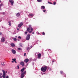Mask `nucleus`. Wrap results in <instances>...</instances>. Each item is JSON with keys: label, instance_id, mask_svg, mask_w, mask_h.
Wrapping results in <instances>:
<instances>
[{"label": "nucleus", "instance_id": "obj_51", "mask_svg": "<svg viewBox=\"0 0 78 78\" xmlns=\"http://www.w3.org/2000/svg\"><path fill=\"white\" fill-rule=\"evenodd\" d=\"M5 64H4V65H3V66H5Z\"/></svg>", "mask_w": 78, "mask_h": 78}, {"label": "nucleus", "instance_id": "obj_41", "mask_svg": "<svg viewBox=\"0 0 78 78\" xmlns=\"http://www.w3.org/2000/svg\"><path fill=\"white\" fill-rule=\"evenodd\" d=\"M2 75V73H0V75L1 76V75Z\"/></svg>", "mask_w": 78, "mask_h": 78}, {"label": "nucleus", "instance_id": "obj_44", "mask_svg": "<svg viewBox=\"0 0 78 78\" xmlns=\"http://www.w3.org/2000/svg\"><path fill=\"white\" fill-rule=\"evenodd\" d=\"M34 34V32H33V33H32V34Z\"/></svg>", "mask_w": 78, "mask_h": 78}, {"label": "nucleus", "instance_id": "obj_40", "mask_svg": "<svg viewBox=\"0 0 78 78\" xmlns=\"http://www.w3.org/2000/svg\"><path fill=\"white\" fill-rule=\"evenodd\" d=\"M6 78H9V76H7Z\"/></svg>", "mask_w": 78, "mask_h": 78}, {"label": "nucleus", "instance_id": "obj_30", "mask_svg": "<svg viewBox=\"0 0 78 78\" xmlns=\"http://www.w3.org/2000/svg\"><path fill=\"white\" fill-rule=\"evenodd\" d=\"M42 34H43V35H45V33L44 32H43Z\"/></svg>", "mask_w": 78, "mask_h": 78}, {"label": "nucleus", "instance_id": "obj_32", "mask_svg": "<svg viewBox=\"0 0 78 78\" xmlns=\"http://www.w3.org/2000/svg\"><path fill=\"white\" fill-rule=\"evenodd\" d=\"M25 34H27V32H25Z\"/></svg>", "mask_w": 78, "mask_h": 78}, {"label": "nucleus", "instance_id": "obj_10", "mask_svg": "<svg viewBox=\"0 0 78 78\" xmlns=\"http://www.w3.org/2000/svg\"><path fill=\"white\" fill-rule=\"evenodd\" d=\"M29 59L28 58L26 59L24 61V62H26V63L28 62L29 61Z\"/></svg>", "mask_w": 78, "mask_h": 78}, {"label": "nucleus", "instance_id": "obj_43", "mask_svg": "<svg viewBox=\"0 0 78 78\" xmlns=\"http://www.w3.org/2000/svg\"><path fill=\"white\" fill-rule=\"evenodd\" d=\"M17 30H19V28H17Z\"/></svg>", "mask_w": 78, "mask_h": 78}, {"label": "nucleus", "instance_id": "obj_3", "mask_svg": "<svg viewBox=\"0 0 78 78\" xmlns=\"http://www.w3.org/2000/svg\"><path fill=\"white\" fill-rule=\"evenodd\" d=\"M32 26L30 25L29 26V28L27 29V31H29V30H33V29L31 27Z\"/></svg>", "mask_w": 78, "mask_h": 78}, {"label": "nucleus", "instance_id": "obj_55", "mask_svg": "<svg viewBox=\"0 0 78 78\" xmlns=\"http://www.w3.org/2000/svg\"><path fill=\"white\" fill-rule=\"evenodd\" d=\"M38 34H39L40 33H38Z\"/></svg>", "mask_w": 78, "mask_h": 78}, {"label": "nucleus", "instance_id": "obj_42", "mask_svg": "<svg viewBox=\"0 0 78 78\" xmlns=\"http://www.w3.org/2000/svg\"><path fill=\"white\" fill-rule=\"evenodd\" d=\"M0 78H2V76L0 75Z\"/></svg>", "mask_w": 78, "mask_h": 78}, {"label": "nucleus", "instance_id": "obj_22", "mask_svg": "<svg viewBox=\"0 0 78 78\" xmlns=\"http://www.w3.org/2000/svg\"><path fill=\"white\" fill-rule=\"evenodd\" d=\"M20 24L21 26H22L23 25V23H21Z\"/></svg>", "mask_w": 78, "mask_h": 78}, {"label": "nucleus", "instance_id": "obj_31", "mask_svg": "<svg viewBox=\"0 0 78 78\" xmlns=\"http://www.w3.org/2000/svg\"><path fill=\"white\" fill-rule=\"evenodd\" d=\"M18 38H19V39H21V37L20 36H19L18 37Z\"/></svg>", "mask_w": 78, "mask_h": 78}, {"label": "nucleus", "instance_id": "obj_11", "mask_svg": "<svg viewBox=\"0 0 78 78\" xmlns=\"http://www.w3.org/2000/svg\"><path fill=\"white\" fill-rule=\"evenodd\" d=\"M12 53L15 54L16 53V51L15 50H14L13 49H12Z\"/></svg>", "mask_w": 78, "mask_h": 78}, {"label": "nucleus", "instance_id": "obj_5", "mask_svg": "<svg viewBox=\"0 0 78 78\" xmlns=\"http://www.w3.org/2000/svg\"><path fill=\"white\" fill-rule=\"evenodd\" d=\"M34 14L30 13L29 15L28 16L30 18H32L34 16Z\"/></svg>", "mask_w": 78, "mask_h": 78}, {"label": "nucleus", "instance_id": "obj_35", "mask_svg": "<svg viewBox=\"0 0 78 78\" xmlns=\"http://www.w3.org/2000/svg\"><path fill=\"white\" fill-rule=\"evenodd\" d=\"M56 4V2H54V5H55Z\"/></svg>", "mask_w": 78, "mask_h": 78}, {"label": "nucleus", "instance_id": "obj_17", "mask_svg": "<svg viewBox=\"0 0 78 78\" xmlns=\"http://www.w3.org/2000/svg\"><path fill=\"white\" fill-rule=\"evenodd\" d=\"M11 46L12 47H15V44H12Z\"/></svg>", "mask_w": 78, "mask_h": 78}, {"label": "nucleus", "instance_id": "obj_15", "mask_svg": "<svg viewBox=\"0 0 78 78\" xmlns=\"http://www.w3.org/2000/svg\"><path fill=\"white\" fill-rule=\"evenodd\" d=\"M25 68H23L21 70V71L22 72H23L24 71V70H25Z\"/></svg>", "mask_w": 78, "mask_h": 78}, {"label": "nucleus", "instance_id": "obj_46", "mask_svg": "<svg viewBox=\"0 0 78 78\" xmlns=\"http://www.w3.org/2000/svg\"><path fill=\"white\" fill-rule=\"evenodd\" d=\"M5 44H7V42H5Z\"/></svg>", "mask_w": 78, "mask_h": 78}, {"label": "nucleus", "instance_id": "obj_16", "mask_svg": "<svg viewBox=\"0 0 78 78\" xmlns=\"http://www.w3.org/2000/svg\"><path fill=\"white\" fill-rule=\"evenodd\" d=\"M12 60H13L16 63H17V62L16 61V59H15V58H14V59L12 58Z\"/></svg>", "mask_w": 78, "mask_h": 78}, {"label": "nucleus", "instance_id": "obj_45", "mask_svg": "<svg viewBox=\"0 0 78 78\" xmlns=\"http://www.w3.org/2000/svg\"><path fill=\"white\" fill-rule=\"evenodd\" d=\"M12 63H13V62H14V61H12Z\"/></svg>", "mask_w": 78, "mask_h": 78}, {"label": "nucleus", "instance_id": "obj_23", "mask_svg": "<svg viewBox=\"0 0 78 78\" xmlns=\"http://www.w3.org/2000/svg\"><path fill=\"white\" fill-rule=\"evenodd\" d=\"M27 49L29 51L30 50V48L29 47H28V48H27Z\"/></svg>", "mask_w": 78, "mask_h": 78}, {"label": "nucleus", "instance_id": "obj_9", "mask_svg": "<svg viewBox=\"0 0 78 78\" xmlns=\"http://www.w3.org/2000/svg\"><path fill=\"white\" fill-rule=\"evenodd\" d=\"M38 58L40 59L41 57V53L38 54Z\"/></svg>", "mask_w": 78, "mask_h": 78}, {"label": "nucleus", "instance_id": "obj_47", "mask_svg": "<svg viewBox=\"0 0 78 78\" xmlns=\"http://www.w3.org/2000/svg\"><path fill=\"white\" fill-rule=\"evenodd\" d=\"M30 48H32V46H30Z\"/></svg>", "mask_w": 78, "mask_h": 78}, {"label": "nucleus", "instance_id": "obj_38", "mask_svg": "<svg viewBox=\"0 0 78 78\" xmlns=\"http://www.w3.org/2000/svg\"><path fill=\"white\" fill-rule=\"evenodd\" d=\"M2 13L4 15H5V12H3Z\"/></svg>", "mask_w": 78, "mask_h": 78}, {"label": "nucleus", "instance_id": "obj_7", "mask_svg": "<svg viewBox=\"0 0 78 78\" xmlns=\"http://www.w3.org/2000/svg\"><path fill=\"white\" fill-rule=\"evenodd\" d=\"M9 2H10L12 5H13L14 3V2L12 0H9Z\"/></svg>", "mask_w": 78, "mask_h": 78}, {"label": "nucleus", "instance_id": "obj_19", "mask_svg": "<svg viewBox=\"0 0 78 78\" xmlns=\"http://www.w3.org/2000/svg\"><path fill=\"white\" fill-rule=\"evenodd\" d=\"M11 23V22H9V26H11V23Z\"/></svg>", "mask_w": 78, "mask_h": 78}, {"label": "nucleus", "instance_id": "obj_54", "mask_svg": "<svg viewBox=\"0 0 78 78\" xmlns=\"http://www.w3.org/2000/svg\"><path fill=\"white\" fill-rule=\"evenodd\" d=\"M6 73H7V71H6Z\"/></svg>", "mask_w": 78, "mask_h": 78}, {"label": "nucleus", "instance_id": "obj_36", "mask_svg": "<svg viewBox=\"0 0 78 78\" xmlns=\"http://www.w3.org/2000/svg\"><path fill=\"white\" fill-rule=\"evenodd\" d=\"M17 67H18V69H19V66H17Z\"/></svg>", "mask_w": 78, "mask_h": 78}, {"label": "nucleus", "instance_id": "obj_1", "mask_svg": "<svg viewBox=\"0 0 78 78\" xmlns=\"http://www.w3.org/2000/svg\"><path fill=\"white\" fill-rule=\"evenodd\" d=\"M47 69V66H43L41 68V70L43 72H45Z\"/></svg>", "mask_w": 78, "mask_h": 78}, {"label": "nucleus", "instance_id": "obj_6", "mask_svg": "<svg viewBox=\"0 0 78 78\" xmlns=\"http://www.w3.org/2000/svg\"><path fill=\"white\" fill-rule=\"evenodd\" d=\"M2 71L3 73V76H2L4 78H5V71L4 70H2Z\"/></svg>", "mask_w": 78, "mask_h": 78}, {"label": "nucleus", "instance_id": "obj_20", "mask_svg": "<svg viewBox=\"0 0 78 78\" xmlns=\"http://www.w3.org/2000/svg\"><path fill=\"white\" fill-rule=\"evenodd\" d=\"M30 30H29V31H27L28 32H29V33H31L32 32V31L33 30H31V31H30Z\"/></svg>", "mask_w": 78, "mask_h": 78}, {"label": "nucleus", "instance_id": "obj_8", "mask_svg": "<svg viewBox=\"0 0 78 78\" xmlns=\"http://www.w3.org/2000/svg\"><path fill=\"white\" fill-rule=\"evenodd\" d=\"M5 41V39L4 37H3L1 39V41L2 42H3Z\"/></svg>", "mask_w": 78, "mask_h": 78}, {"label": "nucleus", "instance_id": "obj_18", "mask_svg": "<svg viewBox=\"0 0 78 78\" xmlns=\"http://www.w3.org/2000/svg\"><path fill=\"white\" fill-rule=\"evenodd\" d=\"M37 1L39 2H41L42 1V0H37Z\"/></svg>", "mask_w": 78, "mask_h": 78}, {"label": "nucleus", "instance_id": "obj_27", "mask_svg": "<svg viewBox=\"0 0 78 78\" xmlns=\"http://www.w3.org/2000/svg\"><path fill=\"white\" fill-rule=\"evenodd\" d=\"M20 46L21 47H23V46H22V44H20Z\"/></svg>", "mask_w": 78, "mask_h": 78}, {"label": "nucleus", "instance_id": "obj_50", "mask_svg": "<svg viewBox=\"0 0 78 78\" xmlns=\"http://www.w3.org/2000/svg\"><path fill=\"white\" fill-rule=\"evenodd\" d=\"M2 63V66H3V64H2V63Z\"/></svg>", "mask_w": 78, "mask_h": 78}, {"label": "nucleus", "instance_id": "obj_21", "mask_svg": "<svg viewBox=\"0 0 78 78\" xmlns=\"http://www.w3.org/2000/svg\"><path fill=\"white\" fill-rule=\"evenodd\" d=\"M18 26L19 27H20L22 26L20 24H19L18 25Z\"/></svg>", "mask_w": 78, "mask_h": 78}, {"label": "nucleus", "instance_id": "obj_33", "mask_svg": "<svg viewBox=\"0 0 78 78\" xmlns=\"http://www.w3.org/2000/svg\"><path fill=\"white\" fill-rule=\"evenodd\" d=\"M26 53H25L24 54V56H26Z\"/></svg>", "mask_w": 78, "mask_h": 78}, {"label": "nucleus", "instance_id": "obj_14", "mask_svg": "<svg viewBox=\"0 0 78 78\" xmlns=\"http://www.w3.org/2000/svg\"><path fill=\"white\" fill-rule=\"evenodd\" d=\"M20 14L19 12L17 14H16V16L17 17H19L20 16Z\"/></svg>", "mask_w": 78, "mask_h": 78}, {"label": "nucleus", "instance_id": "obj_2", "mask_svg": "<svg viewBox=\"0 0 78 78\" xmlns=\"http://www.w3.org/2000/svg\"><path fill=\"white\" fill-rule=\"evenodd\" d=\"M26 71H25L24 72L22 73L21 75V78H23L24 76V74H26Z\"/></svg>", "mask_w": 78, "mask_h": 78}, {"label": "nucleus", "instance_id": "obj_12", "mask_svg": "<svg viewBox=\"0 0 78 78\" xmlns=\"http://www.w3.org/2000/svg\"><path fill=\"white\" fill-rule=\"evenodd\" d=\"M20 64L22 66H24V62H20Z\"/></svg>", "mask_w": 78, "mask_h": 78}, {"label": "nucleus", "instance_id": "obj_25", "mask_svg": "<svg viewBox=\"0 0 78 78\" xmlns=\"http://www.w3.org/2000/svg\"><path fill=\"white\" fill-rule=\"evenodd\" d=\"M63 76H64L65 77H66V74L65 73H63Z\"/></svg>", "mask_w": 78, "mask_h": 78}, {"label": "nucleus", "instance_id": "obj_39", "mask_svg": "<svg viewBox=\"0 0 78 78\" xmlns=\"http://www.w3.org/2000/svg\"><path fill=\"white\" fill-rule=\"evenodd\" d=\"M2 4H1V5H0V7H1V6H2Z\"/></svg>", "mask_w": 78, "mask_h": 78}, {"label": "nucleus", "instance_id": "obj_52", "mask_svg": "<svg viewBox=\"0 0 78 78\" xmlns=\"http://www.w3.org/2000/svg\"><path fill=\"white\" fill-rule=\"evenodd\" d=\"M3 64H4V63H5V62H3Z\"/></svg>", "mask_w": 78, "mask_h": 78}, {"label": "nucleus", "instance_id": "obj_37", "mask_svg": "<svg viewBox=\"0 0 78 78\" xmlns=\"http://www.w3.org/2000/svg\"><path fill=\"white\" fill-rule=\"evenodd\" d=\"M0 10H2V8L1 7H0Z\"/></svg>", "mask_w": 78, "mask_h": 78}, {"label": "nucleus", "instance_id": "obj_24", "mask_svg": "<svg viewBox=\"0 0 78 78\" xmlns=\"http://www.w3.org/2000/svg\"><path fill=\"white\" fill-rule=\"evenodd\" d=\"M13 40H14L15 41H16V40H17V39L15 38H14V39H13Z\"/></svg>", "mask_w": 78, "mask_h": 78}, {"label": "nucleus", "instance_id": "obj_28", "mask_svg": "<svg viewBox=\"0 0 78 78\" xmlns=\"http://www.w3.org/2000/svg\"><path fill=\"white\" fill-rule=\"evenodd\" d=\"M18 50H19V51H20L21 50V48H18Z\"/></svg>", "mask_w": 78, "mask_h": 78}, {"label": "nucleus", "instance_id": "obj_26", "mask_svg": "<svg viewBox=\"0 0 78 78\" xmlns=\"http://www.w3.org/2000/svg\"><path fill=\"white\" fill-rule=\"evenodd\" d=\"M48 2V3L49 4H52V3L51 2Z\"/></svg>", "mask_w": 78, "mask_h": 78}, {"label": "nucleus", "instance_id": "obj_34", "mask_svg": "<svg viewBox=\"0 0 78 78\" xmlns=\"http://www.w3.org/2000/svg\"><path fill=\"white\" fill-rule=\"evenodd\" d=\"M46 12V10H43V12Z\"/></svg>", "mask_w": 78, "mask_h": 78}, {"label": "nucleus", "instance_id": "obj_4", "mask_svg": "<svg viewBox=\"0 0 78 78\" xmlns=\"http://www.w3.org/2000/svg\"><path fill=\"white\" fill-rule=\"evenodd\" d=\"M30 35L28 34L26 37V39L27 40H30Z\"/></svg>", "mask_w": 78, "mask_h": 78}, {"label": "nucleus", "instance_id": "obj_13", "mask_svg": "<svg viewBox=\"0 0 78 78\" xmlns=\"http://www.w3.org/2000/svg\"><path fill=\"white\" fill-rule=\"evenodd\" d=\"M45 8V7L44 6H42L41 7V9H44Z\"/></svg>", "mask_w": 78, "mask_h": 78}, {"label": "nucleus", "instance_id": "obj_49", "mask_svg": "<svg viewBox=\"0 0 78 78\" xmlns=\"http://www.w3.org/2000/svg\"><path fill=\"white\" fill-rule=\"evenodd\" d=\"M15 37H17V36H16Z\"/></svg>", "mask_w": 78, "mask_h": 78}, {"label": "nucleus", "instance_id": "obj_29", "mask_svg": "<svg viewBox=\"0 0 78 78\" xmlns=\"http://www.w3.org/2000/svg\"><path fill=\"white\" fill-rule=\"evenodd\" d=\"M60 73H61V74L63 73L64 74V73H63V72L62 71H60Z\"/></svg>", "mask_w": 78, "mask_h": 78}, {"label": "nucleus", "instance_id": "obj_48", "mask_svg": "<svg viewBox=\"0 0 78 78\" xmlns=\"http://www.w3.org/2000/svg\"><path fill=\"white\" fill-rule=\"evenodd\" d=\"M2 34L1 33H0V35H1Z\"/></svg>", "mask_w": 78, "mask_h": 78}, {"label": "nucleus", "instance_id": "obj_53", "mask_svg": "<svg viewBox=\"0 0 78 78\" xmlns=\"http://www.w3.org/2000/svg\"><path fill=\"white\" fill-rule=\"evenodd\" d=\"M0 2H1V1H0Z\"/></svg>", "mask_w": 78, "mask_h": 78}]
</instances>
